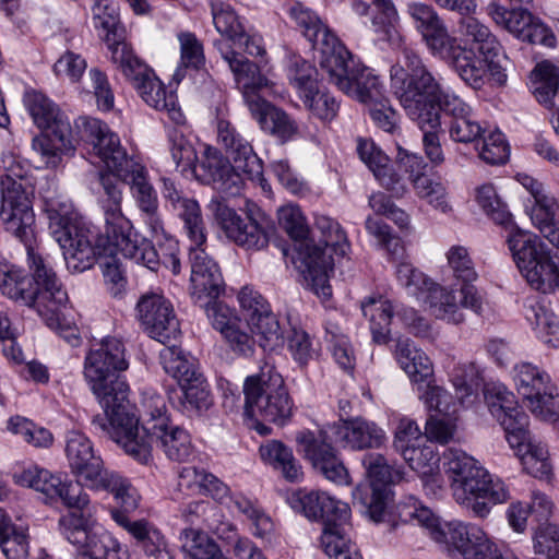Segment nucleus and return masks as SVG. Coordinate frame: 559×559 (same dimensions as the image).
<instances>
[{
	"mask_svg": "<svg viewBox=\"0 0 559 559\" xmlns=\"http://www.w3.org/2000/svg\"><path fill=\"white\" fill-rule=\"evenodd\" d=\"M390 80L392 93L423 132L426 157L433 166L442 165L445 155L440 142L441 112L449 120H456L473 108L454 92L444 90L420 56L407 46L402 47L401 57L391 67Z\"/></svg>",
	"mask_w": 559,
	"mask_h": 559,
	"instance_id": "obj_1",
	"label": "nucleus"
},
{
	"mask_svg": "<svg viewBox=\"0 0 559 559\" xmlns=\"http://www.w3.org/2000/svg\"><path fill=\"white\" fill-rule=\"evenodd\" d=\"M122 341L105 337L90 349L84 359V377L93 394L104 409L103 415L112 414L114 423L120 416L129 419V385L121 373L129 364ZM132 419V417H130Z\"/></svg>",
	"mask_w": 559,
	"mask_h": 559,
	"instance_id": "obj_2",
	"label": "nucleus"
},
{
	"mask_svg": "<svg viewBox=\"0 0 559 559\" xmlns=\"http://www.w3.org/2000/svg\"><path fill=\"white\" fill-rule=\"evenodd\" d=\"M447 473L455 500L471 509L475 516L485 518L490 503H503L510 499L506 484L491 475L478 462L462 450L449 449Z\"/></svg>",
	"mask_w": 559,
	"mask_h": 559,
	"instance_id": "obj_3",
	"label": "nucleus"
},
{
	"mask_svg": "<svg viewBox=\"0 0 559 559\" xmlns=\"http://www.w3.org/2000/svg\"><path fill=\"white\" fill-rule=\"evenodd\" d=\"M132 419L120 416L117 423L112 414L95 415L91 426L95 433L107 437L120 445L126 454L141 464H147L152 459V448L156 435L170 426L166 415V404L162 396H153L146 402L150 418L139 426V417L133 404L130 403Z\"/></svg>",
	"mask_w": 559,
	"mask_h": 559,
	"instance_id": "obj_4",
	"label": "nucleus"
},
{
	"mask_svg": "<svg viewBox=\"0 0 559 559\" xmlns=\"http://www.w3.org/2000/svg\"><path fill=\"white\" fill-rule=\"evenodd\" d=\"M66 456L71 473L94 490H106L124 510L134 511L139 497L130 481L116 472L107 471L104 461L83 433L71 431L67 436Z\"/></svg>",
	"mask_w": 559,
	"mask_h": 559,
	"instance_id": "obj_5",
	"label": "nucleus"
},
{
	"mask_svg": "<svg viewBox=\"0 0 559 559\" xmlns=\"http://www.w3.org/2000/svg\"><path fill=\"white\" fill-rule=\"evenodd\" d=\"M2 162L5 174L0 177V215L5 230L26 243L34 238L35 215L31 199L34 186L27 177V169L14 156H5Z\"/></svg>",
	"mask_w": 559,
	"mask_h": 559,
	"instance_id": "obj_6",
	"label": "nucleus"
},
{
	"mask_svg": "<svg viewBox=\"0 0 559 559\" xmlns=\"http://www.w3.org/2000/svg\"><path fill=\"white\" fill-rule=\"evenodd\" d=\"M243 394V414L250 419L283 426L292 416L293 402L283 377L273 365L265 364L259 373L247 377Z\"/></svg>",
	"mask_w": 559,
	"mask_h": 559,
	"instance_id": "obj_7",
	"label": "nucleus"
},
{
	"mask_svg": "<svg viewBox=\"0 0 559 559\" xmlns=\"http://www.w3.org/2000/svg\"><path fill=\"white\" fill-rule=\"evenodd\" d=\"M25 105L34 123L46 132L32 141V147L40 154L48 167H57L63 154L74 151L71 141V126L57 105L39 92L25 96Z\"/></svg>",
	"mask_w": 559,
	"mask_h": 559,
	"instance_id": "obj_8",
	"label": "nucleus"
},
{
	"mask_svg": "<svg viewBox=\"0 0 559 559\" xmlns=\"http://www.w3.org/2000/svg\"><path fill=\"white\" fill-rule=\"evenodd\" d=\"M37 247H26L27 261L32 276L0 260V290L20 304H32L36 298H52L57 304L66 299L64 293L57 288L55 271L36 251Z\"/></svg>",
	"mask_w": 559,
	"mask_h": 559,
	"instance_id": "obj_9",
	"label": "nucleus"
},
{
	"mask_svg": "<svg viewBox=\"0 0 559 559\" xmlns=\"http://www.w3.org/2000/svg\"><path fill=\"white\" fill-rule=\"evenodd\" d=\"M368 479L353 491L354 504L374 523L385 521L388 506L392 499L391 485L404 479L402 466L390 465L380 453H366L361 459Z\"/></svg>",
	"mask_w": 559,
	"mask_h": 559,
	"instance_id": "obj_10",
	"label": "nucleus"
},
{
	"mask_svg": "<svg viewBox=\"0 0 559 559\" xmlns=\"http://www.w3.org/2000/svg\"><path fill=\"white\" fill-rule=\"evenodd\" d=\"M112 63L132 83L145 104L156 110L165 111L176 124L183 123L185 116L177 105L176 94L166 90L154 71L134 55L132 47L115 46Z\"/></svg>",
	"mask_w": 559,
	"mask_h": 559,
	"instance_id": "obj_11",
	"label": "nucleus"
},
{
	"mask_svg": "<svg viewBox=\"0 0 559 559\" xmlns=\"http://www.w3.org/2000/svg\"><path fill=\"white\" fill-rule=\"evenodd\" d=\"M104 214L105 233L98 235L91 223L50 211L49 234L58 245H129V222L122 212L117 216L111 213Z\"/></svg>",
	"mask_w": 559,
	"mask_h": 559,
	"instance_id": "obj_12",
	"label": "nucleus"
},
{
	"mask_svg": "<svg viewBox=\"0 0 559 559\" xmlns=\"http://www.w3.org/2000/svg\"><path fill=\"white\" fill-rule=\"evenodd\" d=\"M329 81L346 95L370 106L384 97L383 85L373 70L357 63L345 48L334 57L330 55L321 69Z\"/></svg>",
	"mask_w": 559,
	"mask_h": 559,
	"instance_id": "obj_13",
	"label": "nucleus"
},
{
	"mask_svg": "<svg viewBox=\"0 0 559 559\" xmlns=\"http://www.w3.org/2000/svg\"><path fill=\"white\" fill-rule=\"evenodd\" d=\"M287 503L297 513L323 524L324 537L328 533H348L350 509L347 503L336 500L326 492L297 489L287 496Z\"/></svg>",
	"mask_w": 559,
	"mask_h": 559,
	"instance_id": "obj_14",
	"label": "nucleus"
},
{
	"mask_svg": "<svg viewBox=\"0 0 559 559\" xmlns=\"http://www.w3.org/2000/svg\"><path fill=\"white\" fill-rule=\"evenodd\" d=\"M287 503L297 513L323 524L324 537L328 533H348L350 509L347 503L336 500L326 492L297 489L287 496Z\"/></svg>",
	"mask_w": 559,
	"mask_h": 559,
	"instance_id": "obj_15",
	"label": "nucleus"
},
{
	"mask_svg": "<svg viewBox=\"0 0 559 559\" xmlns=\"http://www.w3.org/2000/svg\"><path fill=\"white\" fill-rule=\"evenodd\" d=\"M287 503L297 513L323 524L324 537L328 533H348L350 509L347 503L336 500L326 492L297 489L287 496Z\"/></svg>",
	"mask_w": 559,
	"mask_h": 559,
	"instance_id": "obj_16",
	"label": "nucleus"
},
{
	"mask_svg": "<svg viewBox=\"0 0 559 559\" xmlns=\"http://www.w3.org/2000/svg\"><path fill=\"white\" fill-rule=\"evenodd\" d=\"M337 247H281L285 263L301 275L307 288L316 295L331 297L330 275L334 271L333 254Z\"/></svg>",
	"mask_w": 559,
	"mask_h": 559,
	"instance_id": "obj_17",
	"label": "nucleus"
},
{
	"mask_svg": "<svg viewBox=\"0 0 559 559\" xmlns=\"http://www.w3.org/2000/svg\"><path fill=\"white\" fill-rule=\"evenodd\" d=\"M61 534L78 546L76 559H104L117 557L120 545L105 528L98 525L87 526L83 514L71 512L59 520Z\"/></svg>",
	"mask_w": 559,
	"mask_h": 559,
	"instance_id": "obj_18",
	"label": "nucleus"
},
{
	"mask_svg": "<svg viewBox=\"0 0 559 559\" xmlns=\"http://www.w3.org/2000/svg\"><path fill=\"white\" fill-rule=\"evenodd\" d=\"M527 283L543 294L559 288V247H509Z\"/></svg>",
	"mask_w": 559,
	"mask_h": 559,
	"instance_id": "obj_19",
	"label": "nucleus"
},
{
	"mask_svg": "<svg viewBox=\"0 0 559 559\" xmlns=\"http://www.w3.org/2000/svg\"><path fill=\"white\" fill-rule=\"evenodd\" d=\"M238 300L248 325L257 331L259 346L264 350H275L284 345V333L266 299L255 289L245 286Z\"/></svg>",
	"mask_w": 559,
	"mask_h": 559,
	"instance_id": "obj_20",
	"label": "nucleus"
},
{
	"mask_svg": "<svg viewBox=\"0 0 559 559\" xmlns=\"http://www.w3.org/2000/svg\"><path fill=\"white\" fill-rule=\"evenodd\" d=\"M299 450L312 467L324 478L337 485L349 483V474L338 451L326 440V433L304 430L297 433Z\"/></svg>",
	"mask_w": 559,
	"mask_h": 559,
	"instance_id": "obj_21",
	"label": "nucleus"
},
{
	"mask_svg": "<svg viewBox=\"0 0 559 559\" xmlns=\"http://www.w3.org/2000/svg\"><path fill=\"white\" fill-rule=\"evenodd\" d=\"M78 127L83 136L92 144L95 154L117 176L126 171L131 164L138 163L128 156L119 136L111 131L107 123L96 118L81 117Z\"/></svg>",
	"mask_w": 559,
	"mask_h": 559,
	"instance_id": "obj_22",
	"label": "nucleus"
},
{
	"mask_svg": "<svg viewBox=\"0 0 559 559\" xmlns=\"http://www.w3.org/2000/svg\"><path fill=\"white\" fill-rule=\"evenodd\" d=\"M484 396L490 414L503 428L507 441L519 444L530 418L519 406L514 394L502 384H491L485 386Z\"/></svg>",
	"mask_w": 559,
	"mask_h": 559,
	"instance_id": "obj_23",
	"label": "nucleus"
},
{
	"mask_svg": "<svg viewBox=\"0 0 559 559\" xmlns=\"http://www.w3.org/2000/svg\"><path fill=\"white\" fill-rule=\"evenodd\" d=\"M139 319L147 334L166 344L180 334L179 321L171 302L158 294H147L136 304Z\"/></svg>",
	"mask_w": 559,
	"mask_h": 559,
	"instance_id": "obj_24",
	"label": "nucleus"
},
{
	"mask_svg": "<svg viewBox=\"0 0 559 559\" xmlns=\"http://www.w3.org/2000/svg\"><path fill=\"white\" fill-rule=\"evenodd\" d=\"M435 537L443 540L449 551L456 550L464 559H503L496 544L473 524L453 523L445 533L435 532Z\"/></svg>",
	"mask_w": 559,
	"mask_h": 559,
	"instance_id": "obj_25",
	"label": "nucleus"
},
{
	"mask_svg": "<svg viewBox=\"0 0 559 559\" xmlns=\"http://www.w3.org/2000/svg\"><path fill=\"white\" fill-rule=\"evenodd\" d=\"M221 57L228 64L235 83L241 92L248 108H258L257 103L263 99L260 91L269 86L270 81L261 73L260 68L225 43H217Z\"/></svg>",
	"mask_w": 559,
	"mask_h": 559,
	"instance_id": "obj_26",
	"label": "nucleus"
},
{
	"mask_svg": "<svg viewBox=\"0 0 559 559\" xmlns=\"http://www.w3.org/2000/svg\"><path fill=\"white\" fill-rule=\"evenodd\" d=\"M414 295L425 294L424 304L428 306L431 313L440 320L459 324L464 321L463 313L459 311L456 296L453 292L432 282L423 272L416 270L404 284Z\"/></svg>",
	"mask_w": 559,
	"mask_h": 559,
	"instance_id": "obj_27",
	"label": "nucleus"
},
{
	"mask_svg": "<svg viewBox=\"0 0 559 559\" xmlns=\"http://www.w3.org/2000/svg\"><path fill=\"white\" fill-rule=\"evenodd\" d=\"M111 519L132 537L134 546L150 559H171L167 543L160 531L146 520L131 521V511L116 502L110 510Z\"/></svg>",
	"mask_w": 559,
	"mask_h": 559,
	"instance_id": "obj_28",
	"label": "nucleus"
},
{
	"mask_svg": "<svg viewBox=\"0 0 559 559\" xmlns=\"http://www.w3.org/2000/svg\"><path fill=\"white\" fill-rule=\"evenodd\" d=\"M119 177L122 182L129 185L138 209L151 227L155 240L160 242L162 239L158 236L164 234V229L158 217V199L154 187L148 180L147 169L140 163L131 164Z\"/></svg>",
	"mask_w": 559,
	"mask_h": 559,
	"instance_id": "obj_29",
	"label": "nucleus"
},
{
	"mask_svg": "<svg viewBox=\"0 0 559 559\" xmlns=\"http://www.w3.org/2000/svg\"><path fill=\"white\" fill-rule=\"evenodd\" d=\"M289 13L302 35L318 51L317 58L321 69L323 68L324 59L330 55L335 57L340 51L345 53V46L313 11L302 7L300 3H296L290 8Z\"/></svg>",
	"mask_w": 559,
	"mask_h": 559,
	"instance_id": "obj_30",
	"label": "nucleus"
},
{
	"mask_svg": "<svg viewBox=\"0 0 559 559\" xmlns=\"http://www.w3.org/2000/svg\"><path fill=\"white\" fill-rule=\"evenodd\" d=\"M209 209L225 238L235 245H258L262 241L261 236L257 234L258 228L270 229V225H266L261 216H252L251 223H245L241 216L224 200L212 199Z\"/></svg>",
	"mask_w": 559,
	"mask_h": 559,
	"instance_id": "obj_31",
	"label": "nucleus"
},
{
	"mask_svg": "<svg viewBox=\"0 0 559 559\" xmlns=\"http://www.w3.org/2000/svg\"><path fill=\"white\" fill-rule=\"evenodd\" d=\"M335 440L354 451L380 449L385 445V431L374 421L361 416L341 418L331 427Z\"/></svg>",
	"mask_w": 559,
	"mask_h": 559,
	"instance_id": "obj_32",
	"label": "nucleus"
},
{
	"mask_svg": "<svg viewBox=\"0 0 559 559\" xmlns=\"http://www.w3.org/2000/svg\"><path fill=\"white\" fill-rule=\"evenodd\" d=\"M188 255L191 264L190 289L193 301H202L204 296L218 298L224 290L218 264L207 254L204 247H190Z\"/></svg>",
	"mask_w": 559,
	"mask_h": 559,
	"instance_id": "obj_33",
	"label": "nucleus"
},
{
	"mask_svg": "<svg viewBox=\"0 0 559 559\" xmlns=\"http://www.w3.org/2000/svg\"><path fill=\"white\" fill-rule=\"evenodd\" d=\"M162 193L173 211L182 219L189 240L194 245H204L205 227L198 201L183 195L176 183L168 178L163 179Z\"/></svg>",
	"mask_w": 559,
	"mask_h": 559,
	"instance_id": "obj_34",
	"label": "nucleus"
},
{
	"mask_svg": "<svg viewBox=\"0 0 559 559\" xmlns=\"http://www.w3.org/2000/svg\"><path fill=\"white\" fill-rule=\"evenodd\" d=\"M406 13L433 56L453 38L437 11L429 3L409 1L406 3Z\"/></svg>",
	"mask_w": 559,
	"mask_h": 559,
	"instance_id": "obj_35",
	"label": "nucleus"
},
{
	"mask_svg": "<svg viewBox=\"0 0 559 559\" xmlns=\"http://www.w3.org/2000/svg\"><path fill=\"white\" fill-rule=\"evenodd\" d=\"M435 56L452 67L467 85L473 88H480L484 85L487 60L476 58L473 51L462 47L455 37Z\"/></svg>",
	"mask_w": 559,
	"mask_h": 559,
	"instance_id": "obj_36",
	"label": "nucleus"
},
{
	"mask_svg": "<svg viewBox=\"0 0 559 559\" xmlns=\"http://www.w3.org/2000/svg\"><path fill=\"white\" fill-rule=\"evenodd\" d=\"M217 140L237 169L243 174L260 175L261 159L254 153L250 142L229 121L224 119L217 121Z\"/></svg>",
	"mask_w": 559,
	"mask_h": 559,
	"instance_id": "obj_37",
	"label": "nucleus"
},
{
	"mask_svg": "<svg viewBox=\"0 0 559 559\" xmlns=\"http://www.w3.org/2000/svg\"><path fill=\"white\" fill-rule=\"evenodd\" d=\"M357 152L360 159L369 167L379 183L402 198L407 191L405 179L389 165V157L371 140L358 141Z\"/></svg>",
	"mask_w": 559,
	"mask_h": 559,
	"instance_id": "obj_38",
	"label": "nucleus"
},
{
	"mask_svg": "<svg viewBox=\"0 0 559 559\" xmlns=\"http://www.w3.org/2000/svg\"><path fill=\"white\" fill-rule=\"evenodd\" d=\"M168 399L175 407L189 416H200L213 406V395L204 376H198L179 386L178 392H170Z\"/></svg>",
	"mask_w": 559,
	"mask_h": 559,
	"instance_id": "obj_39",
	"label": "nucleus"
},
{
	"mask_svg": "<svg viewBox=\"0 0 559 559\" xmlns=\"http://www.w3.org/2000/svg\"><path fill=\"white\" fill-rule=\"evenodd\" d=\"M524 314L544 343L559 347V319L546 297H530L524 302Z\"/></svg>",
	"mask_w": 559,
	"mask_h": 559,
	"instance_id": "obj_40",
	"label": "nucleus"
},
{
	"mask_svg": "<svg viewBox=\"0 0 559 559\" xmlns=\"http://www.w3.org/2000/svg\"><path fill=\"white\" fill-rule=\"evenodd\" d=\"M401 368L408 374L417 390L433 379V368L429 357L409 340H400L395 349Z\"/></svg>",
	"mask_w": 559,
	"mask_h": 559,
	"instance_id": "obj_41",
	"label": "nucleus"
},
{
	"mask_svg": "<svg viewBox=\"0 0 559 559\" xmlns=\"http://www.w3.org/2000/svg\"><path fill=\"white\" fill-rule=\"evenodd\" d=\"M520 441L519 444L508 443L518 451L523 469L535 478L549 479L552 466L546 447L533 440L528 427H525V436Z\"/></svg>",
	"mask_w": 559,
	"mask_h": 559,
	"instance_id": "obj_42",
	"label": "nucleus"
},
{
	"mask_svg": "<svg viewBox=\"0 0 559 559\" xmlns=\"http://www.w3.org/2000/svg\"><path fill=\"white\" fill-rule=\"evenodd\" d=\"M262 461L281 472L282 476L290 483L301 480L304 473L299 461L294 456L293 450L278 440H269L259 449Z\"/></svg>",
	"mask_w": 559,
	"mask_h": 559,
	"instance_id": "obj_43",
	"label": "nucleus"
},
{
	"mask_svg": "<svg viewBox=\"0 0 559 559\" xmlns=\"http://www.w3.org/2000/svg\"><path fill=\"white\" fill-rule=\"evenodd\" d=\"M55 280L57 288L64 293L66 299L62 300V302L57 304V301L52 300V298H45L43 300L40 298H36L34 302L23 305L28 307H36L38 313L46 318L47 325L55 330L71 346L76 347L81 344L79 329L74 325L63 324L59 318V310L67 304L68 294L57 277L56 273Z\"/></svg>",
	"mask_w": 559,
	"mask_h": 559,
	"instance_id": "obj_44",
	"label": "nucleus"
},
{
	"mask_svg": "<svg viewBox=\"0 0 559 559\" xmlns=\"http://www.w3.org/2000/svg\"><path fill=\"white\" fill-rule=\"evenodd\" d=\"M257 107L248 108L260 127L283 141L289 140L297 132V126L282 109L265 99L257 103Z\"/></svg>",
	"mask_w": 559,
	"mask_h": 559,
	"instance_id": "obj_45",
	"label": "nucleus"
},
{
	"mask_svg": "<svg viewBox=\"0 0 559 559\" xmlns=\"http://www.w3.org/2000/svg\"><path fill=\"white\" fill-rule=\"evenodd\" d=\"M92 13L94 27L104 32V39L107 43L110 60L112 61V49L115 46L124 45L131 47L122 40V28L117 9L108 0H94Z\"/></svg>",
	"mask_w": 559,
	"mask_h": 559,
	"instance_id": "obj_46",
	"label": "nucleus"
},
{
	"mask_svg": "<svg viewBox=\"0 0 559 559\" xmlns=\"http://www.w3.org/2000/svg\"><path fill=\"white\" fill-rule=\"evenodd\" d=\"M361 311L369 318L372 340L378 344H385L390 338V325L394 316L392 302L369 297L361 302Z\"/></svg>",
	"mask_w": 559,
	"mask_h": 559,
	"instance_id": "obj_47",
	"label": "nucleus"
},
{
	"mask_svg": "<svg viewBox=\"0 0 559 559\" xmlns=\"http://www.w3.org/2000/svg\"><path fill=\"white\" fill-rule=\"evenodd\" d=\"M13 479L15 484L22 487L33 488L41 492L49 501L57 500L58 495L61 492V477L37 465H32L21 472H15Z\"/></svg>",
	"mask_w": 559,
	"mask_h": 559,
	"instance_id": "obj_48",
	"label": "nucleus"
},
{
	"mask_svg": "<svg viewBox=\"0 0 559 559\" xmlns=\"http://www.w3.org/2000/svg\"><path fill=\"white\" fill-rule=\"evenodd\" d=\"M525 207L533 224L539 229L544 238L550 245H559V226L554 219L558 209L556 200L547 194L533 201L532 205L526 204Z\"/></svg>",
	"mask_w": 559,
	"mask_h": 559,
	"instance_id": "obj_49",
	"label": "nucleus"
},
{
	"mask_svg": "<svg viewBox=\"0 0 559 559\" xmlns=\"http://www.w3.org/2000/svg\"><path fill=\"white\" fill-rule=\"evenodd\" d=\"M159 358L165 372L177 380L179 386L189 383L198 376H203L194 360L180 347L166 346L160 350Z\"/></svg>",
	"mask_w": 559,
	"mask_h": 559,
	"instance_id": "obj_50",
	"label": "nucleus"
},
{
	"mask_svg": "<svg viewBox=\"0 0 559 559\" xmlns=\"http://www.w3.org/2000/svg\"><path fill=\"white\" fill-rule=\"evenodd\" d=\"M154 443L160 445L166 456L175 462H187L194 455V447L187 430L170 425L154 438Z\"/></svg>",
	"mask_w": 559,
	"mask_h": 559,
	"instance_id": "obj_51",
	"label": "nucleus"
},
{
	"mask_svg": "<svg viewBox=\"0 0 559 559\" xmlns=\"http://www.w3.org/2000/svg\"><path fill=\"white\" fill-rule=\"evenodd\" d=\"M460 31L466 40L471 41L486 60H491L499 55L501 46L496 36L490 32L488 26L477 19L472 16L462 19Z\"/></svg>",
	"mask_w": 559,
	"mask_h": 559,
	"instance_id": "obj_52",
	"label": "nucleus"
},
{
	"mask_svg": "<svg viewBox=\"0 0 559 559\" xmlns=\"http://www.w3.org/2000/svg\"><path fill=\"white\" fill-rule=\"evenodd\" d=\"M514 381L519 394L525 401L536 397L543 392L545 393L546 389L551 384L549 376L531 362L515 365Z\"/></svg>",
	"mask_w": 559,
	"mask_h": 559,
	"instance_id": "obj_53",
	"label": "nucleus"
},
{
	"mask_svg": "<svg viewBox=\"0 0 559 559\" xmlns=\"http://www.w3.org/2000/svg\"><path fill=\"white\" fill-rule=\"evenodd\" d=\"M532 92L536 99L548 107H554L555 96L559 88V72L551 63H538L531 74Z\"/></svg>",
	"mask_w": 559,
	"mask_h": 559,
	"instance_id": "obj_54",
	"label": "nucleus"
},
{
	"mask_svg": "<svg viewBox=\"0 0 559 559\" xmlns=\"http://www.w3.org/2000/svg\"><path fill=\"white\" fill-rule=\"evenodd\" d=\"M397 510L402 521L407 522L416 520L418 524L429 530L431 538L440 544H444V542L438 540L435 537V532L445 533V531L450 528V525L454 523L449 522L441 525L432 511L429 508L424 507L418 499L413 496L408 497L405 502H401Z\"/></svg>",
	"mask_w": 559,
	"mask_h": 559,
	"instance_id": "obj_55",
	"label": "nucleus"
},
{
	"mask_svg": "<svg viewBox=\"0 0 559 559\" xmlns=\"http://www.w3.org/2000/svg\"><path fill=\"white\" fill-rule=\"evenodd\" d=\"M487 13L497 25L507 29L519 39L523 38L524 33L534 19L526 9L508 10L497 2L488 4Z\"/></svg>",
	"mask_w": 559,
	"mask_h": 559,
	"instance_id": "obj_56",
	"label": "nucleus"
},
{
	"mask_svg": "<svg viewBox=\"0 0 559 559\" xmlns=\"http://www.w3.org/2000/svg\"><path fill=\"white\" fill-rule=\"evenodd\" d=\"M0 547L8 559H25L28 555L26 534L15 530L2 509H0Z\"/></svg>",
	"mask_w": 559,
	"mask_h": 559,
	"instance_id": "obj_57",
	"label": "nucleus"
},
{
	"mask_svg": "<svg viewBox=\"0 0 559 559\" xmlns=\"http://www.w3.org/2000/svg\"><path fill=\"white\" fill-rule=\"evenodd\" d=\"M211 12L216 31L227 39L236 43L245 36V27L234 9L222 1H211Z\"/></svg>",
	"mask_w": 559,
	"mask_h": 559,
	"instance_id": "obj_58",
	"label": "nucleus"
},
{
	"mask_svg": "<svg viewBox=\"0 0 559 559\" xmlns=\"http://www.w3.org/2000/svg\"><path fill=\"white\" fill-rule=\"evenodd\" d=\"M277 221L292 240L305 241L309 238L310 227L299 205L288 203L278 207Z\"/></svg>",
	"mask_w": 559,
	"mask_h": 559,
	"instance_id": "obj_59",
	"label": "nucleus"
},
{
	"mask_svg": "<svg viewBox=\"0 0 559 559\" xmlns=\"http://www.w3.org/2000/svg\"><path fill=\"white\" fill-rule=\"evenodd\" d=\"M447 129L449 138L461 144L475 143L487 132V128L477 120L474 110L456 120H449Z\"/></svg>",
	"mask_w": 559,
	"mask_h": 559,
	"instance_id": "obj_60",
	"label": "nucleus"
},
{
	"mask_svg": "<svg viewBox=\"0 0 559 559\" xmlns=\"http://www.w3.org/2000/svg\"><path fill=\"white\" fill-rule=\"evenodd\" d=\"M229 165L230 162L217 148L206 146L201 159L194 163L191 170L200 181L212 183L225 169L228 170Z\"/></svg>",
	"mask_w": 559,
	"mask_h": 559,
	"instance_id": "obj_61",
	"label": "nucleus"
},
{
	"mask_svg": "<svg viewBox=\"0 0 559 559\" xmlns=\"http://www.w3.org/2000/svg\"><path fill=\"white\" fill-rule=\"evenodd\" d=\"M67 269L71 273H82L99 263L100 255L114 247H61Z\"/></svg>",
	"mask_w": 559,
	"mask_h": 559,
	"instance_id": "obj_62",
	"label": "nucleus"
},
{
	"mask_svg": "<svg viewBox=\"0 0 559 559\" xmlns=\"http://www.w3.org/2000/svg\"><path fill=\"white\" fill-rule=\"evenodd\" d=\"M253 334H257V331L252 330L247 321L243 323L237 320L227 329L223 337L234 354L248 358L253 356L255 350L257 341Z\"/></svg>",
	"mask_w": 559,
	"mask_h": 559,
	"instance_id": "obj_63",
	"label": "nucleus"
},
{
	"mask_svg": "<svg viewBox=\"0 0 559 559\" xmlns=\"http://www.w3.org/2000/svg\"><path fill=\"white\" fill-rule=\"evenodd\" d=\"M119 252H121V247L108 249V251L100 255L99 260L105 283L108 285L110 294L115 297L124 290L127 284L124 272L118 258Z\"/></svg>",
	"mask_w": 559,
	"mask_h": 559,
	"instance_id": "obj_64",
	"label": "nucleus"
}]
</instances>
